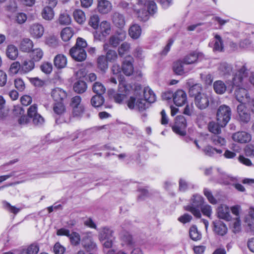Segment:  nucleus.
<instances>
[{
	"instance_id": "c85d7f7f",
	"label": "nucleus",
	"mask_w": 254,
	"mask_h": 254,
	"mask_svg": "<svg viewBox=\"0 0 254 254\" xmlns=\"http://www.w3.org/2000/svg\"><path fill=\"white\" fill-rule=\"evenodd\" d=\"M87 88L86 83L83 80H78L73 85L74 91L78 94H82L86 91Z\"/></svg>"
},
{
	"instance_id": "052dcab7",
	"label": "nucleus",
	"mask_w": 254,
	"mask_h": 254,
	"mask_svg": "<svg viewBox=\"0 0 254 254\" xmlns=\"http://www.w3.org/2000/svg\"><path fill=\"white\" fill-rule=\"evenodd\" d=\"M3 204L5 209L14 214L18 213L20 210V208H17L14 206H12L9 203L6 201H4Z\"/></svg>"
},
{
	"instance_id": "0eeeda50",
	"label": "nucleus",
	"mask_w": 254,
	"mask_h": 254,
	"mask_svg": "<svg viewBox=\"0 0 254 254\" xmlns=\"http://www.w3.org/2000/svg\"><path fill=\"white\" fill-rule=\"evenodd\" d=\"M240 120L244 123H248L251 120V114L245 104H240L237 108Z\"/></svg>"
},
{
	"instance_id": "4d7b16f0",
	"label": "nucleus",
	"mask_w": 254,
	"mask_h": 254,
	"mask_svg": "<svg viewBox=\"0 0 254 254\" xmlns=\"http://www.w3.org/2000/svg\"><path fill=\"white\" fill-rule=\"evenodd\" d=\"M129 49L130 45L127 42L122 43L118 49L119 55L121 57H123L125 54L128 52Z\"/></svg>"
},
{
	"instance_id": "8fccbe9b",
	"label": "nucleus",
	"mask_w": 254,
	"mask_h": 254,
	"mask_svg": "<svg viewBox=\"0 0 254 254\" xmlns=\"http://www.w3.org/2000/svg\"><path fill=\"white\" fill-rule=\"evenodd\" d=\"M189 233L190 238L193 241H197L201 239V234L198 232L195 226L190 228Z\"/></svg>"
},
{
	"instance_id": "ddd939ff",
	"label": "nucleus",
	"mask_w": 254,
	"mask_h": 254,
	"mask_svg": "<svg viewBox=\"0 0 254 254\" xmlns=\"http://www.w3.org/2000/svg\"><path fill=\"white\" fill-rule=\"evenodd\" d=\"M31 36L34 39H39L42 37L44 33V28L39 23L32 24L29 29Z\"/></svg>"
},
{
	"instance_id": "f8f14e48",
	"label": "nucleus",
	"mask_w": 254,
	"mask_h": 254,
	"mask_svg": "<svg viewBox=\"0 0 254 254\" xmlns=\"http://www.w3.org/2000/svg\"><path fill=\"white\" fill-rule=\"evenodd\" d=\"M113 8L112 3L107 0H98L97 9L98 12L102 14L110 12Z\"/></svg>"
},
{
	"instance_id": "a18cd8bd",
	"label": "nucleus",
	"mask_w": 254,
	"mask_h": 254,
	"mask_svg": "<svg viewBox=\"0 0 254 254\" xmlns=\"http://www.w3.org/2000/svg\"><path fill=\"white\" fill-rule=\"evenodd\" d=\"M100 32L103 36L110 34L111 31L110 24L107 21H102L100 25Z\"/></svg>"
},
{
	"instance_id": "c03bdc74",
	"label": "nucleus",
	"mask_w": 254,
	"mask_h": 254,
	"mask_svg": "<svg viewBox=\"0 0 254 254\" xmlns=\"http://www.w3.org/2000/svg\"><path fill=\"white\" fill-rule=\"evenodd\" d=\"M214 38L213 50L219 52L222 51L223 49V43L221 37L219 35L216 34Z\"/></svg>"
},
{
	"instance_id": "49530a36",
	"label": "nucleus",
	"mask_w": 254,
	"mask_h": 254,
	"mask_svg": "<svg viewBox=\"0 0 254 254\" xmlns=\"http://www.w3.org/2000/svg\"><path fill=\"white\" fill-rule=\"evenodd\" d=\"M211 142L216 145L222 146L225 144L226 140L224 138L220 136L219 134H213L210 137Z\"/></svg>"
},
{
	"instance_id": "1a4fd4ad",
	"label": "nucleus",
	"mask_w": 254,
	"mask_h": 254,
	"mask_svg": "<svg viewBox=\"0 0 254 254\" xmlns=\"http://www.w3.org/2000/svg\"><path fill=\"white\" fill-rule=\"evenodd\" d=\"M134 60L131 56H127L125 58L122 64V70L127 76L130 75L133 72V63Z\"/></svg>"
},
{
	"instance_id": "79ce46f5",
	"label": "nucleus",
	"mask_w": 254,
	"mask_h": 254,
	"mask_svg": "<svg viewBox=\"0 0 254 254\" xmlns=\"http://www.w3.org/2000/svg\"><path fill=\"white\" fill-rule=\"evenodd\" d=\"M93 91L98 95H103L106 91V88L100 82H95L92 85Z\"/></svg>"
},
{
	"instance_id": "58836bf2",
	"label": "nucleus",
	"mask_w": 254,
	"mask_h": 254,
	"mask_svg": "<svg viewBox=\"0 0 254 254\" xmlns=\"http://www.w3.org/2000/svg\"><path fill=\"white\" fill-rule=\"evenodd\" d=\"M232 67L231 65L226 63H221L218 66V70L222 75L229 74L232 71Z\"/></svg>"
},
{
	"instance_id": "5701e85b",
	"label": "nucleus",
	"mask_w": 254,
	"mask_h": 254,
	"mask_svg": "<svg viewBox=\"0 0 254 254\" xmlns=\"http://www.w3.org/2000/svg\"><path fill=\"white\" fill-rule=\"evenodd\" d=\"M133 11L136 13L138 19L140 21H146L148 20L149 17L148 11L145 8H142L141 9H139L137 7V5H134L133 8Z\"/></svg>"
},
{
	"instance_id": "f257e3e1",
	"label": "nucleus",
	"mask_w": 254,
	"mask_h": 254,
	"mask_svg": "<svg viewBox=\"0 0 254 254\" xmlns=\"http://www.w3.org/2000/svg\"><path fill=\"white\" fill-rule=\"evenodd\" d=\"M204 198L199 194L193 195L190 203L184 206L185 210L191 212L194 216L200 218L201 216L200 208L203 204Z\"/></svg>"
},
{
	"instance_id": "aec40b11",
	"label": "nucleus",
	"mask_w": 254,
	"mask_h": 254,
	"mask_svg": "<svg viewBox=\"0 0 254 254\" xmlns=\"http://www.w3.org/2000/svg\"><path fill=\"white\" fill-rule=\"evenodd\" d=\"M113 231L111 229L104 227L100 229L99 239L100 241H105L106 239L113 238Z\"/></svg>"
},
{
	"instance_id": "603ef678",
	"label": "nucleus",
	"mask_w": 254,
	"mask_h": 254,
	"mask_svg": "<svg viewBox=\"0 0 254 254\" xmlns=\"http://www.w3.org/2000/svg\"><path fill=\"white\" fill-rule=\"evenodd\" d=\"M71 18L66 13L61 14L59 18V22L61 25H68L70 23Z\"/></svg>"
},
{
	"instance_id": "cd10ccee",
	"label": "nucleus",
	"mask_w": 254,
	"mask_h": 254,
	"mask_svg": "<svg viewBox=\"0 0 254 254\" xmlns=\"http://www.w3.org/2000/svg\"><path fill=\"white\" fill-rule=\"evenodd\" d=\"M198 58V53L193 52L186 55L182 60L185 64H191L195 63Z\"/></svg>"
},
{
	"instance_id": "f3484780",
	"label": "nucleus",
	"mask_w": 254,
	"mask_h": 254,
	"mask_svg": "<svg viewBox=\"0 0 254 254\" xmlns=\"http://www.w3.org/2000/svg\"><path fill=\"white\" fill-rule=\"evenodd\" d=\"M51 96L55 101L62 102V101L66 98L67 94L63 89L57 87L52 89Z\"/></svg>"
},
{
	"instance_id": "2eb2a0df",
	"label": "nucleus",
	"mask_w": 254,
	"mask_h": 254,
	"mask_svg": "<svg viewBox=\"0 0 254 254\" xmlns=\"http://www.w3.org/2000/svg\"><path fill=\"white\" fill-rule=\"evenodd\" d=\"M187 94L183 90H178L174 93L173 101L177 106H182L187 102Z\"/></svg>"
},
{
	"instance_id": "774afa93",
	"label": "nucleus",
	"mask_w": 254,
	"mask_h": 254,
	"mask_svg": "<svg viewBox=\"0 0 254 254\" xmlns=\"http://www.w3.org/2000/svg\"><path fill=\"white\" fill-rule=\"evenodd\" d=\"M65 251V248L59 242L56 243L53 247L55 254H64Z\"/></svg>"
},
{
	"instance_id": "423d86ee",
	"label": "nucleus",
	"mask_w": 254,
	"mask_h": 254,
	"mask_svg": "<svg viewBox=\"0 0 254 254\" xmlns=\"http://www.w3.org/2000/svg\"><path fill=\"white\" fill-rule=\"evenodd\" d=\"M128 94L129 89L125 81H120L118 93L114 96V100L116 103H122Z\"/></svg>"
},
{
	"instance_id": "4c0bfd02",
	"label": "nucleus",
	"mask_w": 254,
	"mask_h": 254,
	"mask_svg": "<svg viewBox=\"0 0 254 254\" xmlns=\"http://www.w3.org/2000/svg\"><path fill=\"white\" fill-rule=\"evenodd\" d=\"M213 88L217 94H222L225 92L226 86L222 81L217 80L214 82Z\"/></svg>"
},
{
	"instance_id": "39448f33",
	"label": "nucleus",
	"mask_w": 254,
	"mask_h": 254,
	"mask_svg": "<svg viewBox=\"0 0 254 254\" xmlns=\"http://www.w3.org/2000/svg\"><path fill=\"white\" fill-rule=\"evenodd\" d=\"M211 101V97L209 95L202 93L195 95L194 99V104L199 110H202L206 109Z\"/></svg>"
},
{
	"instance_id": "4468645a",
	"label": "nucleus",
	"mask_w": 254,
	"mask_h": 254,
	"mask_svg": "<svg viewBox=\"0 0 254 254\" xmlns=\"http://www.w3.org/2000/svg\"><path fill=\"white\" fill-rule=\"evenodd\" d=\"M232 138L234 141L240 143H245L251 141V135L245 131H238L233 134Z\"/></svg>"
},
{
	"instance_id": "9b49d317",
	"label": "nucleus",
	"mask_w": 254,
	"mask_h": 254,
	"mask_svg": "<svg viewBox=\"0 0 254 254\" xmlns=\"http://www.w3.org/2000/svg\"><path fill=\"white\" fill-rule=\"evenodd\" d=\"M235 95L236 99L241 104H245L250 102V96L248 91L243 88H239L235 91Z\"/></svg>"
},
{
	"instance_id": "13d9d810",
	"label": "nucleus",
	"mask_w": 254,
	"mask_h": 254,
	"mask_svg": "<svg viewBox=\"0 0 254 254\" xmlns=\"http://www.w3.org/2000/svg\"><path fill=\"white\" fill-rule=\"evenodd\" d=\"M46 43L50 47H56L58 45V41L55 36L50 35L46 38Z\"/></svg>"
},
{
	"instance_id": "5fc2aeb1",
	"label": "nucleus",
	"mask_w": 254,
	"mask_h": 254,
	"mask_svg": "<svg viewBox=\"0 0 254 254\" xmlns=\"http://www.w3.org/2000/svg\"><path fill=\"white\" fill-rule=\"evenodd\" d=\"M84 111V108L83 105H79L77 107L72 108V114L73 117L77 118H80Z\"/></svg>"
},
{
	"instance_id": "a19ab883",
	"label": "nucleus",
	"mask_w": 254,
	"mask_h": 254,
	"mask_svg": "<svg viewBox=\"0 0 254 254\" xmlns=\"http://www.w3.org/2000/svg\"><path fill=\"white\" fill-rule=\"evenodd\" d=\"M104 102V98L102 95L96 94L91 99V104L94 107H100Z\"/></svg>"
},
{
	"instance_id": "7ed1b4c3",
	"label": "nucleus",
	"mask_w": 254,
	"mask_h": 254,
	"mask_svg": "<svg viewBox=\"0 0 254 254\" xmlns=\"http://www.w3.org/2000/svg\"><path fill=\"white\" fill-rule=\"evenodd\" d=\"M248 70L246 64L237 69L233 78L232 86H240L244 83L245 79L248 75Z\"/></svg>"
},
{
	"instance_id": "09e8293b",
	"label": "nucleus",
	"mask_w": 254,
	"mask_h": 254,
	"mask_svg": "<svg viewBox=\"0 0 254 254\" xmlns=\"http://www.w3.org/2000/svg\"><path fill=\"white\" fill-rule=\"evenodd\" d=\"M203 151L206 155L208 156H212L215 153L218 154H221L222 153V150L221 149H216L210 145L205 146L203 149Z\"/></svg>"
},
{
	"instance_id": "ea45409f",
	"label": "nucleus",
	"mask_w": 254,
	"mask_h": 254,
	"mask_svg": "<svg viewBox=\"0 0 254 254\" xmlns=\"http://www.w3.org/2000/svg\"><path fill=\"white\" fill-rule=\"evenodd\" d=\"M218 171L220 173V183L224 185L231 184L232 182L235 181V179L230 177L224 172H220V169H218Z\"/></svg>"
},
{
	"instance_id": "bf43d9fd",
	"label": "nucleus",
	"mask_w": 254,
	"mask_h": 254,
	"mask_svg": "<svg viewBox=\"0 0 254 254\" xmlns=\"http://www.w3.org/2000/svg\"><path fill=\"white\" fill-rule=\"evenodd\" d=\"M72 245L76 246L79 244L80 241L79 235L76 232H72L70 234L69 237Z\"/></svg>"
},
{
	"instance_id": "69168bd1",
	"label": "nucleus",
	"mask_w": 254,
	"mask_h": 254,
	"mask_svg": "<svg viewBox=\"0 0 254 254\" xmlns=\"http://www.w3.org/2000/svg\"><path fill=\"white\" fill-rule=\"evenodd\" d=\"M200 209H201V211L204 215L210 218L212 214V209L210 205L208 204L202 205Z\"/></svg>"
},
{
	"instance_id": "6ab92c4d",
	"label": "nucleus",
	"mask_w": 254,
	"mask_h": 254,
	"mask_svg": "<svg viewBox=\"0 0 254 254\" xmlns=\"http://www.w3.org/2000/svg\"><path fill=\"white\" fill-rule=\"evenodd\" d=\"M54 64L58 69L64 68L67 64L66 57L63 54H58L54 59Z\"/></svg>"
},
{
	"instance_id": "c9c22d12",
	"label": "nucleus",
	"mask_w": 254,
	"mask_h": 254,
	"mask_svg": "<svg viewBox=\"0 0 254 254\" xmlns=\"http://www.w3.org/2000/svg\"><path fill=\"white\" fill-rule=\"evenodd\" d=\"M43 55V50L41 48H37L32 50L30 56L33 61L38 62L42 59Z\"/></svg>"
},
{
	"instance_id": "4be33fe9",
	"label": "nucleus",
	"mask_w": 254,
	"mask_h": 254,
	"mask_svg": "<svg viewBox=\"0 0 254 254\" xmlns=\"http://www.w3.org/2000/svg\"><path fill=\"white\" fill-rule=\"evenodd\" d=\"M185 63L183 61H178L174 63L173 70L178 75H183L189 71V70L184 67Z\"/></svg>"
},
{
	"instance_id": "37998d69",
	"label": "nucleus",
	"mask_w": 254,
	"mask_h": 254,
	"mask_svg": "<svg viewBox=\"0 0 254 254\" xmlns=\"http://www.w3.org/2000/svg\"><path fill=\"white\" fill-rule=\"evenodd\" d=\"M34 67V62L32 60H25L21 65V70L24 73L31 71Z\"/></svg>"
},
{
	"instance_id": "7c9ffc66",
	"label": "nucleus",
	"mask_w": 254,
	"mask_h": 254,
	"mask_svg": "<svg viewBox=\"0 0 254 254\" xmlns=\"http://www.w3.org/2000/svg\"><path fill=\"white\" fill-rule=\"evenodd\" d=\"M39 251V245L37 243H33L26 248L22 249L20 254H37Z\"/></svg>"
},
{
	"instance_id": "b1692460",
	"label": "nucleus",
	"mask_w": 254,
	"mask_h": 254,
	"mask_svg": "<svg viewBox=\"0 0 254 254\" xmlns=\"http://www.w3.org/2000/svg\"><path fill=\"white\" fill-rule=\"evenodd\" d=\"M6 55L10 60H15L18 55L17 47L11 44L8 45L6 49Z\"/></svg>"
},
{
	"instance_id": "680f3d73",
	"label": "nucleus",
	"mask_w": 254,
	"mask_h": 254,
	"mask_svg": "<svg viewBox=\"0 0 254 254\" xmlns=\"http://www.w3.org/2000/svg\"><path fill=\"white\" fill-rule=\"evenodd\" d=\"M204 195L207 197L209 202L212 204H215L217 203V200L214 198L211 192L207 189H204L203 190Z\"/></svg>"
},
{
	"instance_id": "412c9836",
	"label": "nucleus",
	"mask_w": 254,
	"mask_h": 254,
	"mask_svg": "<svg viewBox=\"0 0 254 254\" xmlns=\"http://www.w3.org/2000/svg\"><path fill=\"white\" fill-rule=\"evenodd\" d=\"M214 231L216 233L220 236L225 235L227 232V228L226 225L221 221L213 222Z\"/></svg>"
},
{
	"instance_id": "864d4df0",
	"label": "nucleus",
	"mask_w": 254,
	"mask_h": 254,
	"mask_svg": "<svg viewBox=\"0 0 254 254\" xmlns=\"http://www.w3.org/2000/svg\"><path fill=\"white\" fill-rule=\"evenodd\" d=\"M53 110L56 114L62 115L65 112V108L63 103L58 102V103L55 104Z\"/></svg>"
},
{
	"instance_id": "f704fd0d",
	"label": "nucleus",
	"mask_w": 254,
	"mask_h": 254,
	"mask_svg": "<svg viewBox=\"0 0 254 254\" xmlns=\"http://www.w3.org/2000/svg\"><path fill=\"white\" fill-rule=\"evenodd\" d=\"M73 32L71 28L67 27L64 28L61 32L62 40L65 42L69 41L72 37Z\"/></svg>"
},
{
	"instance_id": "f03ea898",
	"label": "nucleus",
	"mask_w": 254,
	"mask_h": 254,
	"mask_svg": "<svg viewBox=\"0 0 254 254\" xmlns=\"http://www.w3.org/2000/svg\"><path fill=\"white\" fill-rule=\"evenodd\" d=\"M231 108L225 105L220 106L217 112L216 120L221 127H225L231 119Z\"/></svg>"
},
{
	"instance_id": "6e6d98bb",
	"label": "nucleus",
	"mask_w": 254,
	"mask_h": 254,
	"mask_svg": "<svg viewBox=\"0 0 254 254\" xmlns=\"http://www.w3.org/2000/svg\"><path fill=\"white\" fill-rule=\"evenodd\" d=\"M105 58L108 62H114L117 59L118 55L115 51L109 50L106 53Z\"/></svg>"
},
{
	"instance_id": "2f4dec72",
	"label": "nucleus",
	"mask_w": 254,
	"mask_h": 254,
	"mask_svg": "<svg viewBox=\"0 0 254 254\" xmlns=\"http://www.w3.org/2000/svg\"><path fill=\"white\" fill-rule=\"evenodd\" d=\"M73 16L74 20L79 24L83 23L86 20V16L84 12L80 9H76L73 12Z\"/></svg>"
},
{
	"instance_id": "de8ad7c7",
	"label": "nucleus",
	"mask_w": 254,
	"mask_h": 254,
	"mask_svg": "<svg viewBox=\"0 0 254 254\" xmlns=\"http://www.w3.org/2000/svg\"><path fill=\"white\" fill-rule=\"evenodd\" d=\"M108 61L103 55L100 56L97 59L98 68L103 71H105L108 68Z\"/></svg>"
},
{
	"instance_id": "e2e57ef3",
	"label": "nucleus",
	"mask_w": 254,
	"mask_h": 254,
	"mask_svg": "<svg viewBox=\"0 0 254 254\" xmlns=\"http://www.w3.org/2000/svg\"><path fill=\"white\" fill-rule=\"evenodd\" d=\"M244 152L247 156L254 157V145L249 144L244 148Z\"/></svg>"
},
{
	"instance_id": "a211bd4d",
	"label": "nucleus",
	"mask_w": 254,
	"mask_h": 254,
	"mask_svg": "<svg viewBox=\"0 0 254 254\" xmlns=\"http://www.w3.org/2000/svg\"><path fill=\"white\" fill-rule=\"evenodd\" d=\"M218 217L221 219L229 221L230 214L229 207L225 204H221L218 207L217 210Z\"/></svg>"
},
{
	"instance_id": "0e129e2a",
	"label": "nucleus",
	"mask_w": 254,
	"mask_h": 254,
	"mask_svg": "<svg viewBox=\"0 0 254 254\" xmlns=\"http://www.w3.org/2000/svg\"><path fill=\"white\" fill-rule=\"evenodd\" d=\"M201 88L199 84H196L191 86L189 89V94L191 96H194L195 98V95L198 93H201L200 91Z\"/></svg>"
},
{
	"instance_id": "dca6fc26",
	"label": "nucleus",
	"mask_w": 254,
	"mask_h": 254,
	"mask_svg": "<svg viewBox=\"0 0 254 254\" xmlns=\"http://www.w3.org/2000/svg\"><path fill=\"white\" fill-rule=\"evenodd\" d=\"M112 20L114 24L119 28H123L126 24L125 17L123 14L114 12L112 15Z\"/></svg>"
},
{
	"instance_id": "e433bc0d",
	"label": "nucleus",
	"mask_w": 254,
	"mask_h": 254,
	"mask_svg": "<svg viewBox=\"0 0 254 254\" xmlns=\"http://www.w3.org/2000/svg\"><path fill=\"white\" fill-rule=\"evenodd\" d=\"M221 126L217 122H211L208 125V129L209 131L212 132L213 134H220L221 132Z\"/></svg>"
},
{
	"instance_id": "6e6552de",
	"label": "nucleus",
	"mask_w": 254,
	"mask_h": 254,
	"mask_svg": "<svg viewBox=\"0 0 254 254\" xmlns=\"http://www.w3.org/2000/svg\"><path fill=\"white\" fill-rule=\"evenodd\" d=\"M70 56L77 62L84 61L87 57L86 53L84 49L72 47L69 50Z\"/></svg>"
},
{
	"instance_id": "bb28decb",
	"label": "nucleus",
	"mask_w": 254,
	"mask_h": 254,
	"mask_svg": "<svg viewBox=\"0 0 254 254\" xmlns=\"http://www.w3.org/2000/svg\"><path fill=\"white\" fill-rule=\"evenodd\" d=\"M245 222L251 231H254V208H250Z\"/></svg>"
},
{
	"instance_id": "338daca9",
	"label": "nucleus",
	"mask_w": 254,
	"mask_h": 254,
	"mask_svg": "<svg viewBox=\"0 0 254 254\" xmlns=\"http://www.w3.org/2000/svg\"><path fill=\"white\" fill-rule=\"evenodd\" d=\"M145 99L138 100L136 103V106L138 108L139 110L143 111L145 110L148 105V102Z\"/></svg>"
},
{
	"instance_id": "393cba45",
	"label": "nucleus",
	"mask_w": 254,
	"mask_h": 254,
	"mask_svg": "<svg viewBox=\"0 0 254 254\" xmlns=\"http://www.w3.org/2000/svg\"><path fill=\"white\" fill-rule=\"evenodd\" d=\"M55 15L53 8L51 6H45L43 8L41 12V16L43 19L46 20H52Z\"/></svg>"
},
{
	"instance_id": "72a5a7b5",
	"label": "nucleus",
	"mask_w": 254,
	"mask_h": 254,
	"mask_svg": "<svg viewBox=\"0 0 254 254\" xmlns=\"http://www.w3.org/2000/svg\"><path fill=\"white\" fill-rule=\"evenodd\" d=\"M144 97L148 103H153L156 100V96L153 91L148 87L144 89Z\"/></svg>"
},
{
	"instance_id": "a878e982",
	"label": "nucleus",
	"mask_w": 254,
	"mask_h": 254,
	"mask_svg": "<svg viewBox=\"0 0 254 254\" xmlns=\"http://www.w3.org/2000/svg\"><path fill=\"white\" fill-rule=\"evenodd\" d=\"M33 47V42L29 38L23 39L20 44V49L24 52H29Z\"/></svg>"
},
{
	"instance_id": "3c124183",
	"label": "nucleus",
	"mask_w": 254,
	"mask_h": 254,
	"mask_svg": "<svg viewBox=\"0 0 254 254\" xmlns=\"http://www.w3.org/2000/svg\"><path fill=\"white\" fill-rule=\"evenodd\" d=\"M100 19L98 15L93 14L89 18L88 24L94 29L98 28Z\"/></svg>"
},
{
	"instance_id": "20e7f679",
	"label": "nucleus",
	"mask_w": 254,
	"mask_h": 254,
	"mask_svg": "<svg viewBox=\"0 0 254 254\" xmlns=\"http://www.w3.org/2000/svg\"><path fill=\"white\" fill-rule=\"evenodd\" d=\"M187 121L183 116H178L172 128L174 132L181 136L186 134Z\"/></svg>"
},
{
	"instance_id": "c756f323",
	"label": "nucleus",
	"mask_w": 254,
	"mask_h": 254,
	"mask_svg": "<svg viewBox=\"0 0 254 254\" xmlns=\"http://www.w3.org/2000/svg\"><path fill=\"white\" fill-rule=\"evenodd\" d=\"M129 36L133 39H136L139 37L141 33L140 27L137 24H133L128 30Z\"/></svg>"
},
{
	"instance_id": "9d476101",
	"label": "nucleus",
	"mask_w": 254,
	"mask_h": 254,
	"mask_svg": "<svg viewBox=\"0 0 254 254\" xmlns=\"http://www.w3.org/2000/svg\"><path fill=\"white\" fill-rule=\"evenodd\" d=\"M126 38V32L121 30L114 35L111 36L109 40V44L114 48L117 47L121 42Z\"/></svg>"
},
{
	"instance_id": "473e14b6",
	"label": "nucleus",
	"mask_w": 254,
	"mask_h": 254,
	"mask_svg": "<svg viewBox=\"0 0 254 254\" xmlns=\"http://www.w3.org/2000/svg\"><path fill=\"white\" fill-rule=\"evenodd\" d=\"M82 245L87 251L95 252L97 249V245L91 239L87 238L83 240Z\"/></svg>"
}]
</instances>
